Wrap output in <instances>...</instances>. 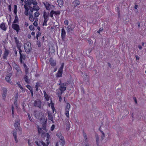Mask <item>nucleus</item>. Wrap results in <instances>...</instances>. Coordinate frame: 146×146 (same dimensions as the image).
<instances>
[{
    "label": "nucleus",
    "instance_id": "obj_1",
    "mask_svg": "<svg viewBox=\"0 0 146 146\" xmlns=\"http://www.w3.org/2000/svg\"><path fill=\"white\" fill-rule=\"evenodd\" d=\"M46 136H47V138L46 139L47 144H45L42 141H40L39 143H38V142L37 141H36L35 143L38 145V146H40L41 145H42L43 146H47L49 144V143H48V139H49V137H50V135L48 133H47L46 134Z\"/></svg>",
    "mask_w": 146,
    "mask_h": 146
},
{
    "label": "nucleus",
    "instance_id": "obj_2",
    "mask_svg": "<svg viewBox=\"0 0 146 146\" xmlns=\"http://www.w3.org/2000/svg\"><path fill=\"white\" fill-rule=\"evenodd\" d=\"M24 48L26 52H29L32 49L31 46V44L29 42H27L25 43L24 44Z\"/></svg>",
    "mask_w": 146,
    "mask_h": 146
},
{
    "label": "nucleus",
    "instance_id": "obj_3",
    "mask_svg": "<svg viewBox=\"0 0 146 146\" xmlns=\"http://www.w3.org/2000/svg\"><path fill=\"white\" fill-rule=\"evenodd\" d=\"M43 4L47 10L49 11L53 10L54 8V6L53 5L50 4L47 2H43Z\"/></svg>",
    "mask_w": 146,
    "mask_h": 146
},
{
    "label": "nucleus",
    "instance_id": "obj_4",
    "mask_svg": "<svg viewBox=\"0 0 146 146\" xmlns=\"http://www.w3.org/2000/svg\"><path fill=\"white\" fill-rule=\"evenodd\" d=\"M70 108V105L69 103L66 104V106L65 107V114L68 118H69V111Z\"/></svg>",
    "mask_w": 146,
    "mask_h": 146
},
{
    "label": "nucleus",
    "instance_id": "obj_5",
    "mask_svg": "<svg viewBox=\"0 0 146 146\" xmlns=\"http://www.w3.org/2000/svg\"><path fill=\"white\" fill-rule=\"evenodd\" d=\"M56 135L59 137L60 143L62 145H64L65 144V141L64 137L62 136L61 133L59 132L56 134Z\"/></svg>",
    "mask_w": 146,
    "mask_h": 146
},
{
    "label": "nucleus",
    "instance_id": "obj_6",
    "mask_svg": "<svg viewBox=\"0 0 146 146\" xmlns=\"http://www.w3.org/2000/svg\"><path fill=\"white\" fill-rule=\"evenodd\" d=\"M12 27L13 29L16 31L17 33L19 32L20 31L19 25L17 24H13L12 25Z\"/></svg>",
    "mask_w": 146,
    "mask_h": 146
},
{
    "label": "nucleus",
    "instance_id": "obj_7",
    "mask_svg": "<svg viewBox=\"0 0 146 146\" xmlns=\"http://www.w3.org/2000/svg\"><path fill=\"white\" fill-rule=\"evenodd\" d=\"M60 13L59 11H54L52 10L50 11V16L52 18H53V15H59Z\"/></svg>",
    "mask_w": 146,
    "mask_h": 146
},
{
    "label": "nucleus",
    "instance_id": "obj_8",
    "mask_svg": "<svg viewBox=\"0 0 146 146\" xmlns=\"http://www.w3.org/2000/svg\"><path fill=\"white\" fill-rule=\"evenodd\" d=\"M12 75V73H10L6 76L5 79L6 81L8 82L9 83H12V82L10 78L11 76Z\"/></svg>",
    "mask_w": 146,
    "mask_h": 146
},
{
    "label": "nucleus",
    "instance_id": "obj_9",
    "mask_svg": "<svg viewBox=\"0 0 146 146\" xmlns=\"http://www.w3.org/2000/svg\"><path fill=\"white\" fill-rule=\"evenodd\" d=\"M60 85V86L59 88L60 90L61 91H62L63 92H64L66 90V85L64 83H61L59 84Z\"/></svg>",
    "mask_w": 146,
    "mask_h": 146
},
{
    "label": "nucleus",
    "instance_id": "obj_10",
    "mask_svg": "<svg viewBox=\"0 0 146 146\" xmlns=\"http://www.w3.org/2000/svg\"><path fill=\"white\" fill-rule=\"evenodd\" d=\"M27 3L26 1H25V5H24V7L25 9V11L24 12L25 14L26 15L28 16L29 15V8L28 7V6L27 5Z\"/></svg>",
    "mask_w": 146,
    "mask_h": 146
},
{
    "label": "nucleus",
    "instance_id": "obj_11",
    "mask_svg": "<svg viewBox=\"0 0 146 146\" xmlns=\"http://www.w3.org/2000/svg\"><path fill=\"white\" fill-rule=\"evenodd\" d=\"M41 102L40 100H35L34 103V105L35 106L40 108Z\"/></svg>",
    "mask_w": 146,
    "mask_h": 146
},
{
    "label": "nucleus",
    "instance_id": "obj_12",
    "mask_svg": "<svg viewBox=\"0 0 146 146\" xmlns=\"http://www.w3.org/2000/svg\"><path fill=\"white\" fill-rule=\"evenodd\" d=\"M2 97L4 100H5L7 95V89L6 88H3L2 89Z\"/></svg>",
    "mask_w": 146,
    "mask_h": 146
},
{
    "label": "nucleus",
    "instance_id": "obj_13",
    "mask_svg": "<svg viewBox=\"0 0 146 146\" xmlns=\"http://www.w3.org/2000/svg\"><path fill=\"white\" fill-rule=\"evenodd\" d=\"M13 67L14 68L17 70L19 74L21 73V71L20 70L19 67L18 66L17 64H15L13 65Z\"/></svg>",
    "mask_w": 146,
    "mask_h": 146
},
{
    "label": "nucleus",
    "instance_id": "obj_14",
    "mask_svg": "<svg viewBox=\"0 0 146 146\" xmlns=\"http://www.w3.org/2000/svg\"><path fill=\"white\" fill-rule=\"evenodd\" d=\"M49 62L51 66H55L56 64V61L54 60H53L52 58H50V59Z\"/></svg>",
    "mask_w": 146,
    "mask_h": 146
},
{
    "label": "nucleus",
    "instance_id": "obj_15",
    "mask_svg": "<svg viewBox=\"0 0 146 146\" xmlns=\"http://www.w3.org/2000/svg\"><path fill=\"white\" fill-rule=\"evenodd\" d=\"M66 34V32L65 29L63 28L61 31V37L63 40H64L65 36Z\"/></svg>",
    "mask_w": 146,
    "mask_h": 146
},
{
    "label": "nucleus",
    "instance_id": "obj_16",
    "mask_svg": "<svg viewBox=\"0 0 146 146\" xmlns=\"http://www.w3.org/2000/svg\"><path fill=\"white\" fill-rule=\"evenodd\" d=\"M25 59V56L23 54H20V61L21 63H22L23 61Z\"/></svg>",
    "mask_w": 146,
    "mask_h": 146
},
{
    "label": "nucleus",
    "instance_id": "obj_17",
    "mask_svg": "<svg viewBox=\"0 0 146 146\" xmlns=\"http://www.w3.org/2000/svg\"><path fill=\"white\" fill-rule=\"evenodd\" d=\"M9 54V51L5 49L3 55V58L4 59H5L7 58Z\"/></svg>",
    "mask_w": 146,
    "mask_h": 146
},
{
    "label": "nucleus",
    "instance_id": "obj_18",
    "mask_svg": "<svg viewBox=\"0 0 146 146\" xmlns=\"http://www.w3.org/2000/svg\"><path fill=\"white\" fill-rule=\"evenodd\" d=\"M39 9L40 8L39 7L36 5H34L33 6V9H31V10L30 9V10L31 11V12H32L33 11V10L35 11H38L39 10Z\"/></svg>",
    "mask_w": 146,
    "mask_h": 146
},
{
    "label": "nucleus",
    "instance_id": "obj_19",
    "mask_svg": "<svg viewBox=\"0 0 146 146\" xmlns=\"http://www.w3.org/2000/svg\"><path fill=\"white\" fill-rule=\"evenodd\" d=\"M72 25H69L67 27L66 29L67 32H69L73 30L74 28L73 27H72Z\"/></svg>",
    "mask_w": 146,
    "mask_h": 146
},
{
    "label": "nucleus",
    "instance_id": "obj_20",
    "mask_svg": "<svg viewBox=\"0 0 146 146\" xmlns=\"http://www.w3.org/2000/svg\"><path fill=\"white\" fill-rule=\"evenodd\" d=\"M48 119L52 122L53 123V117L51 113L49 112H48Z\"/></svg>",
    "mask_w": 146,
    "mask_h": 146
},
{
    "label": "nucleus",
    "instance_id": "obj_21",
    "mask_svg": "<svg viewBox=\"0 0 146 146\" xmlns=\"http://www.w3.org/2000/svg\"><path fill=\"white\" fill-rule=\"evenodd\" d=\"M43 93L44 94V96L45 99L46 101H48L49 100V96L47 94L46 92L45 91H43Z\"/></svg>",
    "mask_w": 146,
    "mask_h": 146
},
{
    "label": "nucleus",
    "instance_id": "obj_22",
    "mask_svg": "<svg viewBox=\"0 0 146 146\" xmlns=\"http://www.w3.org/2000/svg\"><path fill=\"white\" fill-rule=\"evenodd\" d=\"M49 15L48 13H47L45 11H43V17L44 19H49Z\"/></svg>",
    "mask_w": 146,
    "mask_h": 146
},
{
    "label": "nucleus",
    "instance_id": "obj_23",
    "mask_svg": "<svg viewBox=\"0 0 146 146\" xmlns=\"http://www.w3.org/2000/svg\"><path fill=\"white\" fill-rule=\"evenodd\" d=\"M62 72L58 70L56 74V76L57 77H60L62 76Z\"/></svg>",
    "mask_w": 146,
    "mask_h": 146
},
{
    "label": "nucleus",
    "instance_id": "obj_24",
    "mask_svg": "<svg viewBox=\"0 0 146 146\" xmlns=\"http://www.w3.org/2000/svg\"><path fill=\"white\" fill-rule=\"evenodd\" d=\"M73 3L74 4V6L75 7H76L80 4V2L78 0H75L74 1Z\"/></svg>",
    "mask_w": 146,
    "mask_h": 146
},
{
    "label": "nucleus",
    "instance_id": "obj_25",
    "mask_svg": "<svg viewBox=\"0 0 146 146\" xmlns=\"http://www.w3.org/2000/svg\"><path fill=\"white\" fill-rule=\"evenodd\" d=\"M13 136L14 137V138L16 142L17 143V133L16 131H13Z\"/></svg>",
    "mask_w": 146,
    "mask_h": 146
},
{
    "label": "nucleus",
    "instance_id": "obj_26",
    "mask_svg": "<svg viewBox=\"0 0 146 146\" xmlns=\"http://www.w3.org/2000/svg\"><path fill=\"white\" fill-rule=\"evenodd\" d=\"M1 28L4 31H5L6 30V28L4 24L2 23L0 25Z\"/></svg>",
    "mask_w": 146,
    "mask_h": 146
},
{
    "label": "nucleus",
    "instance_id": "obj_27",
    "mask_svg": "<svg viewBox=\"0 0 146 146\" xmlns=\"http://www.w3.org/2000/svg\"><path fill=\"white\" fill-rule=\"evenodd\" d=\"M59 5L61 7L64 3L63 0H57Z\"/></svg>",
    "mask_w": 146,
    "mask_h": 146
},
{
    "label": "nucleus",
    "instance_id": "obj_28",
    "mask_svg": "<svg viewBox=\"0 0 146 146\" xmlns=\"http://www.w3.org/2000/svg\"><path fill=\"white\" fill-rule=\"evenodd\" d=\"M20 125V122L18 121H15V123L14 124V125L15 128L17 129L19 127V126Z\"/></svg>",
    "mask_w": 146,
    "mask_h": 146
},
{
    "label": "nucleus",
    "instance_id": "obj_29",
    "mask_svg": "<svg viewBox=\"0 0 146 146\" xmlns=\"http://www.w3.org/2000/svg\"><path fill=\"white\" fill-rule=\"evenodd\" d=\"M29 19L32 22L33 21L35 20V19L33 17V16L32 14H29Z\"/></svg>",
    "mask_w": 146,
    "mask_h": 146
},
{
    "label": "nucleus",
    "instance_id": "obj_30",
    "mask_svg": "<svg viewBox=\"0 0 146 146\" xmlns=\"http://www.w3.org/2000/svg\"><path fill=\"white\" fill-rule=\"evenodd\" d=\"M18 18L16 15L15 16V19L13 22V24H16L18 22Z\"/></svg>",
    "mask_w": 146,
    "mask_h": 146
},
{
    "label": "nucleus",
    "instance_id": "obj_31",
    "mask_svg": "<svg viewBox=\"0 0 146 146\" xmlns=\"http://www.w3.org/2000/svg\"><path fill=\"white\" fill-rule=\"evenodd\" d=\"M57 94L58 96H61L62 94L63 93L62 91L60 90V89H58L57 90Z\"/></svg>",
    "mask_w": 146,
    "mask_h": 146
},
{
    "label": "nucleus",
    "instance_id": "obj_32",
    "mask_svg": "<svg viewBox=\"0 0 146 146\" xmlns=\"http://www.w3.org/2000/svg\"><path fill=\"white\" fill-rule=\"evenodd\" d=\"M44 22L43 24V25L44 26H46L47 25V22L48 21L49 19H44Z\"/></svg>",
    "mask_w": 146,
    "mask_h": 146
},
{
    "label": "nucleus",
    "instance_id": "obj_33",
    "mask_svg": "<svg viewBox=\"0 0 146 146\" xmlns=\"http://www.w3.org/2000/svg\"><path fill=\"white\" fill-rule=\"evenodd\" d=\"M25 80V82L27 83H29V80L28 79V76L27 75H25L24 78Z\"/></svg>",
    "mask_w": 146,
    "mask_h": 146
},
{
    "label": "nucleus",
    "instance_id": "obj_34",
    "mask_svg": "<svg viewBox=\"0 0 146 146\" xmlns=\"http://www.w3.org/2000/svg\"><path fill=\"white\" fill-rule=\"evenodd\" d=\"M17 6L16 5H14V11L13 12L15 14H16L17 13Z\"/></svg>",
    "mask_w": 146,
    "mask_h": 146
},
{
    "label": "nucleus",
    "instance_id": "obj_35",
    "mask_svg": "<svg viewBox=\"0 0 146 146\" xmlns=\"http://www.w3.org/2000/svg\"><path fill=\"white\" fill-rule=\"evenodd\" d=\"M63 68H64V63H62V64L61 66L60 67V68L58 70L62 72Z\"/></svg>",
    "mask_w": 146,
    "mask_h": 146
},
{
    "label": "nucleus",
    "instance_id": "obj_36",
    "mask_svg": "<svg viewBox=\"0 0 146 146\" xmlns=\"http://www.w3.org/2000/svg\"><path fill=\"white\" fill-rule=\"evenodd\" d=\"M40 15V13L38 11H36L35 13H34V16L35 17H38Z\"/></svg>",
    "mask_w": 146,
    "mask_h": 146
},
{
    "label": "nucleus",
    "instance_id": "obj_37",
    "mask_svg": "<svg viewBox=\"0 0 146 146\" xmlns=\"http://www.w3.org/2000/svg\"><path fill=\"white\" fill-rule=\"evenodd\" d=\"M101 132L102 133V135L101 137V139L102 140L105 137V134L104 132L103 131H101Z\"/></svg>",
    "mask_w": 146,
    "mask_h": 146
},
{
    "label": "nucleus",
    "instance_id": "obj_38",
    "mask_svg": "<svg viewBox=\"0 0 146 146\" xmlns=\"http://www.w3.org/2000/svg\"><path fill=\"white\" fill-rule=\"evenodd\" d=\"M16 45L17 48L18 49H20V48H21V43H19L18 44H16Z\"/></svg>",
    "mask_w": 146,
    "mask_h": 146
},
{
    "label": "nucleus",
    "instance_id": "obj_39",
    "mask_svg": "<svg viewBox=\"0 0 146 146\" xmlns=\"http://www.w3.org/2000/svg\"><path fill=\"white\" fill-rule=\"evenodd\" d=\"M27 3V5L28 4L29 5V6H30V5H31L32 4V2L31 0H27V1H26Z\"/></svg>",
    "mask_w": 146,
    "mask_h": 146
},
{
    "label": "nucleus",
    "instance_id": "obj_40",
    "mask_svg": "<svg viewBox=\"0 0 146 146\" xmlns=\"http://www.w3.org/2000/svg\"><path fill=\"white\" fill-rule=\"evenodd\" d=\"M50 102L51 103L50 104H48L49 106H50L51 108L54 107V104L52 103V101L51 100H50Z\"/></svg>",
    "mask_w": 146,
    "mask_h": 146
},
{
    "label": "nucleus",
    "instance_id": "obj_41",
    "mask_svg": "<svg viewBox=\"0 0 146 146\" xmlns=\"http://www.w3.org/2000/svg\"><path fill=\"white\" fill-rule=\"evenodd\" d=\"M83 136L84 137L85 139V140L86 141H88V139L87 138V136H86V134L85 133H84L83 134Z\"/></svg>",
    "mask_w": 146,
    "mask_h": 146
},
{
    "label": "nucleus",
    "instance_id": "obj_42",
    "mask_svg": "<svg viewBox=\"0 0 146 146\" xmlns=\"http://www.w3.org/2000/svg\"><path fill=\"white\" fill-rule=\"evenodd\" d=\"M38 132L39 133L43 134V133L42 132V129L41 128H38Z\"/></svg>",
    "mask_w": 146,
    "mask_h": 146
},
{
    "label": "nucleus",
    "instance_id": "obj_43",
    "mask_svg": "<svg viewBox=\"0 0 146 146\" xmlns=\"http://www.w3.org/2000/svg\"><path fill=\"white\" fill-rule=\"evenodd\" d=\"M26 87L29 89L30 91L33 90L31 87L29 85H27Z\"/></svg>",
    "mask_w": 146,
    "mask_h": 146
},
{
    "label": "nucleus",
    "instance_id": "obj_44",
    "mask_svg": "<svg viewBox=\"0 0 146 146\" xmlns=\"http://www.w3.org/2000/svg\"><path fill=\"white\" fill-rule=\"evenodd\" d=\"M28 144L29 146H32V142L31 141L30 139L28 140Z\"/></svg>",
    "mask_w": 146,
    "mask_h": 146
},
{
    "label": "nucleus",
    "instance_id": "obj_45",
    "mask_svg": "<svg viewBox=\"0 0 146 146\" xmlns=\"http://www.w3.org/2000/svg\"><path fill=\"white\" fill-rule=\"evenodd\" d=\"M15 42L16 44H18L19 43H20L19 42V41L18 40V39H17V37H15Z\"/></svg>",
    "mask_w": 146,
    "mask_h": 146
},
{
    "label": "nucleus",
    "instance_id": "obj_46",
    "mask_svg": "<svg viewBox=\"0 0 146 146\" xmlns=\"http://www.w3.org/2000/svg\"><path fill=\"white\" fill-rule=\"evenodd\" d=\"M41 35V33L39 32H38L37 33V34L36 35V38L37 39H38V37L40 36Z\"/></svg>",
    "mask_w": 146,
    "mask_h": 146
},
{
    "label": "nucleus",
    "instance_id": "obj_47",
    "mask_svg": "<svg viewBox=\"0 0 146 146\" xmlns=\"http://www.w3.org/2000/svg\"><path fill=\"white\" fill-rule=\"evenodd\" d=\"M32 3L34 5H36L37 4V2L36 1H32Z\"/></svg>",
    "mask_w": 146,
    "mask_h": 146
},
{
    "label": "nucleus",
    "instance_id": "obj_48",
    "mask_svg": "<svg viewBox=\"0 0 146 146\" xmlns=\"http://www.w3.org/2000/svg\"><path fill=\"white\" fill-rule=\"evenodd\" d=\"M34 26L32 25H31L29 27V28L31 30H33L34 29Z\"/></svg>",
    "mask_w": 146,
    "mask_h": 146
},
{
    "label": "nucleus",
    "instance_id": "obj_49",
    "mask_svg": "<svg viewBox=\"0 0 146 146\" xmlns=\"http://www.w3.org/2000/svg\"><path fill=\"white\" fill-rule=\"evenodd\" d=\"M96 138L97 144V145H98V141H99V137H98V135H96Z\"/></svg>",
    "mask_w": 146,
    "mask_h": 146
},
{
    "label": "nucleus",
    "instance_id": "obj_50",
    "mask_svg": "<svg viewBox=\"0 0 146 146\" xmlns=\"http://www.w3.org/2000/svg\"><path fill=\"white\" fill-rule=\"evenodd\" d=\"M28 115L29 117V120L31 121H32V119L31 117L30 114L28 113Z\"/></svg>",
    "mask_w": 146,
    "mask_h": 146
},
{
    "label": "nucleus",
    "instance_id": "obj_51",
    "mask_svg": "<svg viewBox=\"0 0 146 146\" xmlns=\"http://www.w3.org/2000/svg\"><path fill=\"white\" fill-rule=\"evenodd\" d=\"M64 23L65 25H68V21L67 20H66L64 21Z\"/></svg>",
    "mask_w": 146,
    "mask_h": 146
},
{
    "label": "nucleus",
    "instance_id": "obj_52",
    "mask_svg": "<svg viewBox=\"0 0 146 146\" xmlns=\"http://www.w3.org/2000/svg\"><path fill=\"white\" fill-rule=\"evenodd\" d=\"M37 44L38 45V46L39 47H40L41 46V43L40 41H38L37 42Z\"/></svg>",
    "mask_w": 146,
    "mask_h": 146
},
{
    "label": "nucleus",
    "instance_id": "obj_53",
    "mask_svg": "<svg viewBox=\"0 0 146 146\" xmlns=\"http://www.w3.org/2000/svg\"><path fill=\"white\" fill-rule=\"evenodd\" d=\"M54 127H55V126L54 125H52V126L51 127V131H53L54 129Z\"/></svg>",
    "mask_w": 146,
    "mask_h": 146
},
{
    "label": "nucleus",
    "instance_id": "obj_54",
    "mask_svg": "<svg viewBox=\"0 0 146 146\" xmlns=\"http://www.w3.org/2000/svg\"><path fill=\"white\" fill-rule=\"evenodd\" d=\"M66 129L67 130H69L70 128V125L68 123L66 124Z\"/></svg>",
    "mask_w": 146,
    "mask_h": 146
},
{
    "label": "nucleus",
    "instance_id": "obj_55",
    "mask_svg": "<svg viewBox=\"0 0 146 146\" xmlns=\"http://www.w3.org/2000/svg\"><path fill=\"white\" fill-rule=\"evenodd\" d=\"M8 9L10 11H11V5H9L8 6Z\"/></svg>",
    "mask_w": 146,
    "mask_h": 146
},
{
    "label": "nucleus",
    "instance_id": "obj_56",
    "mask_svg": "<svg viewBox=\"0 0 146 146\" xmlns=\"http://www.w3.org/2000/svg\"><path fill=\"white\" fill-rule=\"evenodd\" d=\"M20 88L22 90V92L23 93H24L25 92V91L23 87L21 86V87H20Z\"/></svg>",
    "mask_w": 146,
    "mask_h": 146
},
{
    "label": "nucleus",
    "instance_id": "obj_57",
    "mask_svg": "<svg viewBox=\"0 0 146 146\" xmlns=\"http://www.w3.org/2000/svg\"><path fill=\"white\" fill-rule=\"evenodd\" d=\"M33 24L34 26L36 27L37 25V23L35 21L33 23Z\"/></svg>",
    "mask_w": 146,
    "mask_h": 146
},
{
    "label": "nucleus",
    "instance_id": "obj_58",
    "mask_svg": "<svg viewBox=\"0 0 146 146\" xmlns=\"http://www.w3.org/2000/svg\"><path fill=\"white\" fill-rule=\"evenodd\" d=\"M59 97V100L60 102H61L62 100V98L61 97V96H58Z\"/></svg>",
    "mask_w": 146,
    "mask_h": 146
},
{
    "label": "nucleus",
    "instance_id": "obj_59",
    "mask_svg": "<svg viewBox=\"0 0 146 146\" xmlns=\"http://www.w3.org/2000/svg\"><path fill=\"white\" fill-rule=\"evenodd\" d=\"M17 84L19 87V88L21 86V85L20 84L19 82H17Z\"/></svg>",
    "mask_w": 146,
    "mask_h": 146
},
{
    "label": "nucleus",
    "instance_id": "obj_60",
    "mask_svg": "<svg viewBox=\"0 0 146 146\" xmlns=\"http://www.w3.org/2000/svg\"><path fill=\"white\" fill-rule=\"evenodd\" d=\"M13 109H14L13 107V106H12V114L13 116V115H14Z\"/></svg>",
    "mask_w": 146,
    "mask_h": 146
},
{
    "label": "nucleus",
    "instance_id": "obj_61",
    "mask_svg": "<svg viewBox=\"0 0 146 146\" xmlns=\"http://www.w3.org/2000/svg\"><path fill=\"white\" fill-rule=\"evenodd\" d=\"M30 91V92H31V96H32V97L33 96V90H31Z\"/></svg>",
    "mask_w": 146,
    "mask_h": 146
},
{
    "label": "nucleus",
    "instance_id": "obj_62",
    "mask_svg": "<svg viewBox=\"0 0 146 146\" xmlns=\"http://www.w3.org/2000/svg\"><path fill=\"white\" fill-rule=\"evenodd\" d=\"M103 30V29L102 28L100 29L98 31V32L99 33L100 32L102 31Z\"/></svg>",
    "mask_w": 146,
    "mask_h": 146
},
{
    "label": "nucleus",
    "instance_id": "obj_63",
    "mask_svg": "<svg viewBox=\"0 0 146 146\" xmlns=\"http://www.w3.org/2000/svg\"><path fill=\"white\" fill-rule=\"evenodd\" d=\"M138 48L139 50H141L142 48L141 46L140 45H139L138 46Z\"/></svg>",
    "mask_w": 146,
    "mask_h": 146
},
{
    "label": "nucleus",
    "instance_id": "obj_64",
    "mask_svg": "<svg viewBox=\"0 0 146 146\" xmlns=\"http://www.w3.org/2000/svg\"><path fill=\"white\" fill-rule=\"evenodd\" d=\"M85 146H91V145L88 143H87L85 144Z\"/></svg>",
    "mask_w": 146,
    "mask_h": 146
}]
</instances>
